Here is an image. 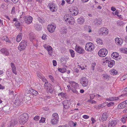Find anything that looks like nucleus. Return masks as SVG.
Returning a JSON list of instances; mask_svg holds the SVG:
<instances>
[{
	"instance_id": "9b49d317",
	"label": "nucleus",
	"mask_w": 127,
	"mask_h": 127,
	"mask_svg": "<svg viewBox=\"0 0 127 127\" xmlns=\"http://www.w3.org/2000/svg\"><path fill=\"white\" fill-rule=\"evenodd\" d=\"M64 108L65 109H67L69 108L71 103L69 100H65L62 103Z\"/></svg>"
},
{
	"instance_id": "5701e85b",
	"label": "nucleus",
	"mask_w": 127,
	"mask_h": 127,
	"mask_svg": "<svg viewBox=\"0 0 127 127\" xmlns=\"http://www.w3.org/2000/svg\"><path fill=\"white\" fill-rule=\"evenodd\" d=\"M108 117V113L106 112L104 113L102 115L101 119L103 121H106Z\"/></svg>"
},
{
	"instance_id": "864d4df0",
	"label": "nucleus",
	"mask_w": 127,
	"mask_h": 127,
	"mask_svg": "<svg viewBox=\"0 0 127 127\" xmlns=\"http://www.w3.org/2000/svg\"><path fill=\"white\" fill-rule=\"evenodd\" d=\"M47 49V50L48 51H52V50H53L52 47L50 46H48Z\"/></svg>"
},
{
	"instance_id": "8fccbe9b",
	"label": "nucleus",
	"mask_w": 127,
	"mask_h": 127,
	"mask_svg": "<svg viewBox=\"0 0 127 127\" xmlns=\"http://www.w3.org/2000/svg\"><path fill=\"white\" fill-rule=\"evenodd\" d=\"M15 25L16 27H18L20 26V23L18 21L17 22H15Z\"/></svg>"
},
{
	"instance_id": "5fc2aeb1",
	"label": "nucleus",
	"mask_w": 127,
	"mask_h": 127,
	"mask_svg": "<svg viewBox=\"0 0 127 127\" xmlns=\"http://www.w3.org/2000/svg\"><path fill=\"white\" fill-rule=\"evenodd\" d=\"M114 104V102H110L107 104V106L108 107H110L113 105Z\"/></svg>"
},
{
	"instance_id": "37998d69",
	"label": "nucleus",
	"mask_w": 127,
	"mask_h": 127,
	"mask_svg": "<svg viewBox=\"0 0 127 127\" xmlns=\"http://www.w3.org/2000/svg\"><path fill=\"white\" fill-rule=\"evenodd\" d=\"M70 52L71 54V57L73 58L75 56V52L74 51L72 50L71 49L69 51Z\"/></svg>"
},
{
	"instance_id": "f257e3e1",
	"label": "nucleus",
	"mask_w": 127,
	"mask_h": 127,
	"mask_svg": "<svg viewBox=\"0 0 127 127\" xmlns=\"http://www.w3.org/2000/svg\"><path fill=\"white\" fill-rule=\"evenodd\" d=\"M28 117V115L26 113L22 114L19 117V123L21 125L25 124L27 121Z\"/></svg>"
},
{
	"instance_id": "ddd939ff",
	"label": "nucleus",
	"mask_w": 127,
	"mask_h": 127,
	"mask_svg": "<svg viewBox=\"0 0 127 127\" xmlns=\"http://www.w3.org/2000/svg\"><path fill=\"white\" fill-rule=\"evenodd\" d=\"M75 49L77 53L80 54H83L84 52V50L82 48L77 45L75 47Z\"/></svg>"
},
{
	"instance_id": "2f4dec72",
	"label": "nucleus",
	"mask_w": 127,
	"mask_h": 127,
	"mask_svg": "<svg viewBox=\"0 0 127 127\" xmlns=\"http://www.w3.org/2000/svg\"><path fill=\"white\" fill-rule=\"evenodd\" d=\"M126 120H127V114H125L121 119L122 122L123 123H125Z\"/></svg>"
},
{
	"instance_id": "680f3d73",
	"label": "nucleus",
	"mask_w": 127,
	"mask_h": 127,
	"mask_svg": "<svg viewBox=\"0 0 127 127\" xmlns=\"http://www.w3.org/2000/svg\"><path fill=\"white\" fill-rule=\"evenodd\" d=\"M42 39L45 40L46 39V36L45 34H43L42 37Z\"/></svg>"
},
{
	"instance_id": "f704fd0d",
	"label": "nucleus",
	"mask_w": 127,
	"mask_h": 127,
	"mask_svg": "<svg viewBox=\"0 0 127 127\" xmlns=\"http://www.w3.org/2000/svg\"><path fill=\"white\" fill-rule=\"evenodd\" d=\"M10 108L8 106H5L2 108V110L5 112H8L9 111Z\"/></svg>"
},
{
	"instance_id": "6e6d98bb",
	"label": "nucleus",
	"mask_w": 127,
	"mask_h": 127,
	"mask_svg": "<svg viewBox=\"0 0 127 127\" xmlns=\"http://www.w3.org/2000/svg\"><path fill=\"white\" fill-rule=\"evenodd\" d=\"M40 118V117L39 116H36L33 118V119L34 120L36 121H37Z\"/></svg>"
},
{
	"instance_id": "0e129e2a",
	"label": "nucleus",
	"mask_w": 127,
	"mask_h": 127,
	"mask_svg": "<svg viewBox=\"0 0 127 127\" xmlns=\"http://www.w3.org/2000/svg\"><path fill=\"white\" fill-rule=\"evenodd\" d=\"M83 117L85 119H88L89 118V116L86 115H84L83 116Z\"/></svg>"
},
{
	"instance_id": "c9c22d12",
	"label": "nucleus",
	"mask_w": 127,
	"mask_h": 127,
	"mask_svg": "<svg viewBox=\"0 0 127 127\" xmlns=\"http://www.w3.org/2000/svg\"><path fill=\"white\" fill-rule=\"evenodd\" d=\"M126 106L125 104L123 103V102H122L121 103L119 104L118 106V107L119 109H122Z\"/></svg>"
},
{
	"instance_id": "7ed1b4c3",
	"label": "nucleus",
	"mask_w": 127,
	"mask_h": 127,
	"mask_svg": "<svg viewBox=\"0 0 127 127\" xmlns=\"http://www.w3.org/2000/svg\"><path fill=\"white\" fill-rule=\"evenodd\" d=\"M44 87L47 90V92L48 93H52L54 90L53 86L50 83H48V81L45 82L44 84Z\"/></svg>"
},
{
	"instance_id": "e2e57ef3",
	"label": "nucleus",
	"mask_w": 127,
	"mask_h": 127,
	"mask_svg": "<svg viewBox=\"0 0 127 127\" xmlns=\"http://www.w3.org/2000/svg\"><path fill=\"white\" fill-rule=\"evenodd\" d=\"M53 65L54 66H56L57 65V62L55 60H53Z\"/></svg>"
},
{
	"instance_id": "9d476101",
	"label": "nucleus",
	"mask_w": 127,
	"mask_h": 127,
	"mask_svg": "<svg viewBox=\"0 0 127 127\" xmlns=\"http://www.w3.org/2000/svg\"><path fill=\"white\" fill-rule=\"evenodd\" d=\"M56 28V25L54 24L48 25L47 26L48 30L51 33L53 32Z\"/></svg>"
},
{
	"instance_id": "052dcab7",
	"label": "nucleus",
	"mask_w": 127,
	"mask_h": 127,
	"mask_svg": "<svg viewBox=\"0 0 127 127\" xmlns=\"http://www.w3.org/2000/svg\"><path fill=\"white\" fill-rule=\"evenodd\" d=\"M96 65V63H95L93 64L92 65L91 68L92 70H94V68L95 65Z\"/></svg>"
},
{
	"instance_id": "3c124183",
	"label": "nucleus",
	"mask_w": 127,
	"mask_h": 127,
	"mask_svg": "<svg viewBox=\"0 0 127 127\" xmlns=\"http://www.w3.org/2000/svg\"><path fill=\"white\" fill-rule=\"evenodd\" d=\"M90 98L91 99H93L96 96L95 95H94V94H91L90 95Z\"/></svg>"
},
{
	"instance_id": "b1692460",
	"label": "nucleus",
	"mask_w": 127,
	"mask_h": 127,
	"mask_svg": "<svg viewBox=\"0 0 127 127\" xmlns=\"http://www.w3.org/2000/svg\"><path fill=\"white\" fill-rule=\"evenodd\" d=\"M71 88H78V84L74 82H72L71 83Z\"/></svg>"
},
{
	"instance_id": "423d86ee",
	"label": "nucleus",
	"mask_w": 127,
	"mask_h": 127,
	"mask_svg": "<svg viewBox=\"0 0 127 127\" xmlns=\"http://www.w3.org/2000/svg\"><path fill=\"white\" fill-rule=\"evenodd\" d=\"M108 53L107 50L105 49H102L98 52V54L101 57H105Z\"/></svg>"
},
{
	"instance_id": "58836bf2",
	"label": "nucleus",
	"mask_w": 127,
	"mask_h": 127,
	"mask_svg": "<svg viewBox=\"0 0 127 127\" xmlns=\"http://www.w3.org/2000/svg\"><path fill=\"white\" fill-rule=\"evenodd\" d=\"M103 78L106 80H109L110 78V76L107 74H104L102 75Z\"/></svg>"
},
{
	"instance_id": "7c9ffc66",
	"label": "nucleus",
	"mask_w": 127,
	"mask_h": 127,
	"mask_svg": "<svg viewBox=\"0 0 127 127\" xmlns=\"http://www.w3.org/2000/svg\"><path fill=\"white\" fill-rule=\"evenodd\" d=\"M71 15H69L68 14H66L64 17V19L65 21L67 23V21L69 18V17H70Z\"/></svg>"
},
{
	"instance_id": "f8f14e48",
	"label": "nucleus",
	"mask_w": 127,
	"mask_h": 127,
	"mask_svg": "<svg viewBox=\"0 0 127 127\" xmlns=\"http://www.w3.org/2000/svg\"><path fill=\"white\" fill-rule=\"evenodd\" d=\"M70 12V14L72 15L76 16L78 14V8L76 7H75L72 9L71 10Z\"/></svg>"
},
{
	"instance_id": "6e6552de",
	"label": "nucleus",
	"mask_w": 127,
	"mask_h": 127,
	"mask_svg": "<svg viewBox=\"0 0 127 127\" xmlns=\"http://www.w3.org/2000/svg\"><path fill=\"white\" fill-rule=\"evenodd\" d=\"M99 32L100 34L106 35L108 34V30L105 27L102 28L99 30Z\"/></svg>"
},
{
	"instance_id": "13d9d810",
	"label": "nucleus",
	"mask_w": 127,
	"mask_h": 127,
	"mask_svg": "<svg viewBox=\"0 0 127 127\" xmlns=\"http://www.w3.org/2000/svg\"><path fill=\"white\" fill-rule=\"evenodd\" d=\"M69 4H71L73 2L74 0H65Z\"/></svg>"
},
{
	"instance_id": "774afa93",
	"label": "nucleus",
	"mask_w": 127,
	"mask_h": 127,
	"mask_svg": "<svg viewBox=\"0 0 127 127\" xmlns=\"http://www.w3.org/2000/svg\"><path fill=\"white\" fill-rule=\"evenodd\" d=\"M91 120L92 121V123L93 124L96 121L95 120V119L93 117H92L91 118Z\"/></svg>"
},
{
	"instance_id": "4be33fe9",
	"label": "nucleus",
	"mask_w": 127,
	"mask_h": 127,
	"mask_svg": "<svg viewBox=\"0 0 127 127\" xmlns=\"http://www.w3.org/2000/svg\"><path fill=\"white\" fill-rule=\"evenodd\" d=\"M101 19H96L94 20V24L95 25H100L101 23Z\"/></svg>"
},
{
	"instance_id": "20e7f679",
	"label": "nucleus",
	"mask_w": 127,
	"mask_h": 127,
	"mask_svg": "<svg viewBox=\"0 0 127 127\" xmlns=\"http://www.w3.org/2000/svg\"><path fill=\"white\" fill-rule=\"evenodd\" d=\"M27 41L23 40L20 43L18 47V49L20 51L24 50L27 46Z\"/></svg>"
},
{
	"instance_id": "aec40b11",
	"label": "nucleus",
	"mask_w": 127,
	"mask_h": 127,
	"mask_svg": "<svg viewBox=\"0 0 127 127\" xmlns=\"http://www.w3.org/2000/svg\"><path fill=\"white\" fill-rule=\"evenodd\" d=\"M17 123V121L15 119L11 120L10 123L9 127H14Z\"/></svg>"
},
{
	"instance_id": "dca6fc26",
	"label": "nucleus",
	"mask_w": 127,
	"mask_h": 127,
	"mask_svg": "<svg viewBox=\"0 0 127 127\" xmlns=\"http://www.w3.org/2000/svg\"><path fill=\"white\" fill-rule=\"evenodd\" d=\"M115 40L116 43L118 45H122L123 42V40L121 38H116Z\"/></svg>"
},
{
	"instance_id": "f03ea898",
	"label": "nucleus",
	"mask_w": 127,
	"mask_h": 127,
	"mask_svg": "<svg viewBox=\"0 0 127 127\" xmlns=\"http://www.w3.org/2000/svg\"><path fill=\"white\" fill-rule=\"evenodd\" d=\"M59 115L56 113H53L52 115L51 123L52 124L55 125L57 124L59 122Z\"/></svg>"
},
{
	"instance_id": "09e8293b",
	"label": "nucleus",
	"mask_w": 127,
	"mask_h": 127,
	"mask_svg": "<svg viewBox=\"0 0 127 127\" xmlns=\"http://www.w3.org/2000/svg\"><path fill=\"white\" fill-rule=\"evenodd\" d=\"M45 118L43 117H41V119L40 120L39 123H44L45 122Z\"/></svg>"
},
{
	"instance_id": "69168bd1",
	"label": "nucleus",
	"mask_w": 127,
	"mask_h": 127,
	"mask_svg": "<svg viewBox=\"0 0 127 127\" xmlns=\"http://www.w3.org/2000/svg\"><path fill=\"white\" fill-rule=\"evenodd\" d=\"M41 79L42 80V81H43V82H47V81H48L46 80L44 76L42 77V78Z\"/></svg>"
},
{
	"instance_id": "bf43d9fd",
	"label": "nucleus",
	"mask_w": 127,
	"mask_h": 127,
	"mask_svg": "<svg viewBox=\"0 0 127 127\" xmlns=\"http://www.w3.org/2000/svg\"><path fill=\"white\" fill-rule=\"evenodd\" d=\"M71 125L73 127H75L77 123L76 122L74 123L73 121H72L71 122Z\"/></svg>"
},
{
	"instance_id": "72a5a7b5",
	"label": "nucleus",
	"mask_w": 127,
	"mask_h": 127,
	"mask_svg": "<svg viewBox=\"0 0 127 127\" xmlns=\"http://www.w3.org/2000/svg\"><path fill=\"white\" fill-rule=\"evenodd\" d=\"M58 95L60 96H61L63 97H64L65 98H67L66 94L63 92L59 93Z\"/></svg>"
},
{
	"instance_id": "1a4fd4ad",
	"label": "nucleus",
	"mask_w": 127,
	"mask_h": 127,
	"mask_svg": "<svg viewBox=\"0 0 127 127\" xmlns=\"http://www.w3.org/2000/svg\"><path fill=\"white\" fill-rule=\"evenodd\" d=\"M80 82L83 87L87 86L88 83V80L86 77H82L80 80Z\"/></svg>"
},
{
	"instance_id": "c85d7f7f",
	"label": "nucleus",
	"mask_w": 127,
	"mask_h": 127,
	"mask_svg": "<svg viewBox=\"0 0 127 127\" xmlns=\"http://www.w3.org/2000/svg\"><path fill=\"white\" fill-rule=\"evenodd\" d=\"M34 27L35 29L37 31H39L41 30L42 27L37 24L34 25Z\"/></svg>"
},
{
	"instance_id": "de8ad7c7",
	"label": "nucleus",
	"mask_w": 127,
	"mask_h": 127,
	"mask_svg": "<svg viewBox=\"0 0 127 127\" xmlns=\"http://www.w3.org/2000/svg\"><path fill=\"white\" fill-rule=\"evenodd\" d=\"M12 72L15 74H17V72L16 71V67H15L12 68Z\"/></svg>"
},
{
	"instance_id": "412c9836",
	"label": "nucleus",
	"mask_w": 127,
	"mask_h": 127,
	"mask_svg": "<svg viewBox=\"0 0 127 127\" xmlns=\"http://www.w3.org/2000/svg\"><path fill=\"white\" fill-rule=\"evenodd\" d=\"M67 22L68 23L71 25H73L75 22L74 18L71 16L70 17H69V18L67 21Z\"/></svg>"
},
{
	"instance_id": "4468645a",
	"label": "nucleus",
	"mask_w": 127,
	"mask_h": 127,
	"mask_svg": "<svg viewBox=\"0 0 127 127\" xmlns=\"http://www.w3.org/2000/svg\"><path fill=\"white\" fill-rule=\"evenodd\" d=\"M1 53L6 56L9 55V50L6 48H3L0 50Z\"/></svg>"
},
{
	"instance_id": "cd10ccee",
	"label": "nucleus",
	"mask_w": 127,
	"mask_h": 127,
	"mask_svg": "<svg viewBox=\"0 0 127 127\" xmlns=\"http://www.w3.org/2000/svg\"><path fill=\"white\" fill-rule=\"evenodd\" d=\"M84 29L86 31L89 32H91V27L88 25L85 26H84Z\"/></svg>"
},
{
	"instance_id": "bb28decb",
	"label": "nucleus",
	"mask_w": 127,
	"mask_h": 127,
	"mask_svg": "<svg viewBox=\"0 0 127 127\" xmlns=\"http://www.w3.org/2000/svg\"><path fill=\"white\" fill-rule=\"evenodd\" d=\"M115 62L114 60H111L108 63V66L109 67H111L115 64Z\"/></svg>"
},
{
	"instance_id": "79ce46f5",
	"label": "nucleus",
	"mask_w": 127,
	"mask_h": 127,
	"mask_svg": "<svg viewBox=\"0 0 127 127\" xmlns=\"http://www.w3.org/2000/svg\"><path fill=\"white\" fill-rule=\"evenodd\" d=\"M118 72L115 69H113L111 71V74L113 75H116L118 74Z\"/></svg>"
},
{
	"instance_id": "a878e982",
	"label": "nucleus",
	"mask_w": 127,
	"mask_h": 127,
	"mask_svg": "<svg viewBox=\"0 0 127 127\" xmlns=\"http://www.w3.org/2000/svg\"><path fill=\"white\" fill-rule=\"evenodd\" d=\"M85 20L83 18L80 17L77 19V22L79 24H83Z\"/></svg>"
},
{
	"instance_id": "6ab92c4d",
	"label": "nucleus",
	"mask_w": 127,
	"mask_h": 127,
	"mask_svg": "<svg viewBox=\"0 0 127 127\" xmlns=\"http://www.w3.org/2000/svg\"><path fill=\"white\" fill-rule=\"evenodd\" d=\"M122 99V98H121V96H120L117 97H112L109 98H107L106 99L107 100L114 101V100H119L120 99Z\"/></svg>"
},
{
	"instance_id": "a19ab883",
	"label": "nucleus",
	"mask_w": 127,
	"mask_h": 127,
	"mask_svg": "<svg viewBox=\"0 0 127 127\" xmlns=\"http://www.w3.org/2000/svg\"><path fill=\"white\" fill-rule=\"evenodd\" d=\"M96 42L98 44L102 45V40L100 38H97L96 40Z\"/></svg>"
},
{
	"instance_id": "ea45409f",
	"label": "nucleus",
	"mask_w": 127,
	"mask_h": 127,
	"mask_svg": "<svg viewBox=\"0 0 127 127\" xmlns=\"http://www.w3.org/2000/svg\"><path fill=\"white\" fill-rule=\"evenodd\" d=\"M58 70L60 72L62 73L65 72L66 71V69L64 68H60L58 69Z\"/></svg>"
},
{
	"instance_id": "603ef678",
	"label": "nucleus",
	"mask_w": 127,
	"mask_h": 127,
	"mask_svg": "<svg viewBox=\"0 0 127 127\" xmlns=\"http://www.w3.org/2000/svg\"><path fill=\"white\" fill-rule=\"evenodd\" d=\"M127 79V74L123 75L121 78V79L124 80L125 79Z\"/></svg>"
},
{
	"instance_id": "473e14b6",
	"label": "nucleus",
	"mask_w": 127,
	"mask_h": 127,
	"mask_svg": "<svg viewBox=\"0 0 127 127\" xmlns=\"http://www.w3.org/2000/svg\"><path fill=\"white\" fill-rule=\"evenodd\" d=\"M119 56V55L118 53L116 52H114L112 54L111 56L112 58H118Z\"/></svg>"
},
{
	"instance_id": "39448f33",
	"label": "nucleus",
	"mask_w": 127,
	"mask_h": 127,
	"mask_svg": "<svg viewBox=\"0 0 127 127\" xmlns=\"http://www.w3.org/2000/svg\"><path fill=\"white\" fill-rule=\"evenodd\" d=\"M94 48V44L91 42L87 43L85 47L86 50L90 52L93 51Z\"/></svg>"
},
{
	"instance_id": "393cba45",
	"label": "nucleus",
	"mask_w": 127,
	"mask_h": 127,
	"mask_svg": "<svg viewBox=\"0 0 127 127\" xmlns=\"http://www.w3.org/2000/svg\"><path fill=\"white\" fill-rule=\"evenodd\" d=\"M22 35L21 33H20L17 36L16 38V40L17 42H19L22 39Z\"/></svg>"
},
{
	"instance_id": "a18cd8bd",
	"label": "nucleus",
	"mask_w": 127,
	"mask_h": 127,
	"mask_svg": "<svg viewBox=\"0 0 127 127\" xmlns=\"http://www.w3.org/2000/svg\"><path fill=\"white\" fill-rule=\"evenodd\" d=\"M54 5H55L54 4V3L52 2L48 4V6L49 7L50 10H51V9H52V7H53V6Z\"/></svg>"
},
{
	"instance_id": "4c0bfd02",
	"label": "nucleus",
	"mask_w": 127,
	"mask_h": 127,
	"mask_svg": "<svg viewBox=\"0 0 127 127\" xmlns=\"http://www.w3.org/2000/svg\"><path fill=\"white\" fill-rule=\"evenodd\" d=\"M120 51L122 53L127 54V48H121L120 49Z\"/></svg>"
},
{
	"instance_id": "0eeeda50",
	"label": "nucleus",
	"mask_w": 127,
	"mask_h": 127,
	"mask_svg": "<svg viewBox=\"0 0 127 127\" xmlns=\"http://www.w3.org/2000/svg\"><path fill=\"white\" fill-rule=\"evenodd\" d=\"M22 99L19 96H17L16 98L13 105L15 107L19 105L22 101Z\"/></svg>"
},
{
	"instance_id": "e433bc0d",
	"label": "nucleus",
	"mask_w": 127,
	"mask_h": 127,
	"mask_svg": "<svg viewBox=\"0 0 127 127\" xmlns=\"http://www.w3.org/2000/svg\"><path fill=\"white\" fill-rule=\"evenodd\" d=\"M38 20L39 22L42 24L44 23L45 22V20L42 17H38Z\"/></svg>"
},
{
	"instance_id": "c756f323",
	"label": "nucleus",
	"mask_w": 127,
	"mask_h": 127,
	"mask_svg": "<svg viewBox=\"0 0 127 127\" xmlns=\"http://www.w3.org/2000/svg\"><path fill=\"white\" fill-rule=\"evenodd\" d=\"M71 89L73 93L77 95L79 94L78 91H79V90L78 88Z\"/></svg>"
},
{
	"instance_id": "2eb2a0df",
	"label": "nucleus",
	"mask_w": 127,
	"mask_h": 127,
	"mask_svg": "<svg viewBox=\"0 0 127 127\" xmlns=\"http://www.w3.org/2000/svg\"><path fill=\"white\" fill-rule=\"evenodd\" d=\"M67 29L65 27H63L60 30V33L61 36L64 37V35H65L67 32Z\"/></svg>"
},
{
	"instance_id": "a211bd4d",
	"label": "nucleus",
	"mask_w": 127,
	"mask_h": 127,
	"mask_svg": "<svg viewBox=\"0 0 127 127\" xmlns=\"http://www.w3.org/2000/svg\"><path fill=\"white\" fill-rule=\"evenodd\" d=\"M25 18L24 19L26 23L28 24H30L32 23V17L30 16L28 17H25Z\"/></svg>"
},
{
	"instance_id": "338daca9",
	"label": "nucleus",
	"mask_w": 127,
	"mask_h": 127,
	"mask_svg": "<svg viewBox=\"0 0 127 127\" xmlns=\"http://www.w3.org/2000/svg\"><path fill=\"white\" fill-rule=\"evenodd\" d=\"M48 54L50 56H52L53 54L52 53H53V50H52V51H48Z\"/></svg>"
},
{
	"instance_id": "49530a36",
	"label": "nucleus",
	"mask_w": 127,
	"mask_h": 127,
	"mask_svg": "<svg viewBox=\"0 0 127 127\" xmlns=\"http://www.w3.org/2000/svg\"><path fill=\"white\" fill-rule=\"evenodd\" d=\"M32 94L33 95H36L38 94V93L37 91L32 89Z\"/></svg>"
},
{
	"instance_id": "c03bdc74",
	"label": "nucleus",
	"mask_w": 127,
	"mask_h": 127,
	"mask_svg": "<svg viewBox=\"0 0 127 127\" xmlns=\"http://www.w3.org/2000/svg\"><path fill=\"white\" fill-rule=\"evenodd\" d=\"M52 9L51 10H50V11L52 12H55L57 10V6L55 5H54L52 7Z\"/></svg>"
},
{
	"instance_id": "f3484780",
	"label": "nucleus",
	"mask_w": 127,
	"mask_h": 127,
	"mask_svg": "<svg viewBox=\"0 0 127 127\" xmlns=\"http://www.w3.org/2000/svg\"><path fill=\"white\" fill-rule=\"evenodd\" d=\"M117 123V121L115 120H110L109 122L108 127H112L115 126Z\"/></svg>"
},
{
	"instance_id": "4d7b16f0",
	"label": "nucleus",
	"mask_w": 127,
	"mask_h": 127,
	"mask_svg": "<svg viewBox=\"0 0 127 127\" xmlns=\"http://www.w3.org/2000/svg\"><path fill=\"white\" fill-rule=\"evenodd\" d=\"M37 75L38 77L40 78L41 79L42 78V77H43V76L41 74V73L39 72H38L37 73Z\"/></svg>"
}]
</instances>
